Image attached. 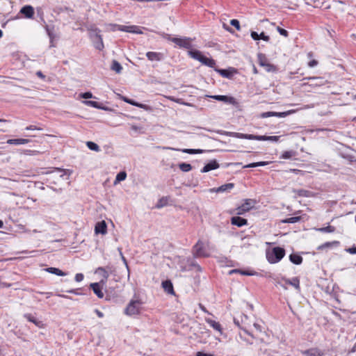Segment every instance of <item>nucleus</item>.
Segmentation results:
<instances>
[{"instance_id": "obj_1", "label": "nucleus", "mask_w": 356, "mask_h": 356, "mask_svg": "<svg viewBox=\"0 0 356 356\" xmlns=\"http://www.w3.org/2000/svg\"><path fill=\"white\" fill-rule=\"evenodd\" d=\"M285 250L281 247H274L266 251V259L270 264H276L285 256Z\"/></svg>"}, {"instance_id": "obj_2", "label": "nucleus", "mask_w": 356, "mask_h": 356, "mask_svg": "<svg viewBox=\"0 0 356 356\" xmlns=\"http://www.w3.org/2000/svg\"><path fill=\"white\" fill-rule=\"evenodd\" d=\"M100 32V29L97 27L89 29L90 38L92 40L95 47L101 51L104 48V44Z\"/></svg>"}, {"instance_id": "obj_3", "label": "nucleus", "mask_w": 356, "mask_h": 356, "mask_svg": "<svg viewBox=\"0 0 356 356\" xmlns=\"http://www.w3.org/2000/svg\"><path fill=\"white\" fill-rule=\"evenodd\" d=\"M143 302L140 300H131L124 309V314L127 316L139 314Z\"/></svg>"}, {"instance_id": "obj_4", "label": "nucleus", "mask_w": 356, "mask_h": 356, "mask_svg": "<svg viewBox=\"0 0 356 356\" xmlns=\"http://www.w3.org/2000/svg\"><path fill=\"white\" fill-rule=\"evenodd\" d=\"M255 201L252 199H246L243 204L238 207L235 209L229 211L231 214L243 215L247 211H249L253 207Z\"/></svg>"}, {"instance_id": "obj_5", "label": "nucleus", "mask_w": 356, "mask_h": 356, "mask_svg": "<svg viewBox=\"0 0 356 356\" xmlns=\"http://www.w3.org/2000/svg\"><path fill=\"white\" fill-rule=\"evenodd\" d=\"M165 38L180 47H184L187 49H190L192 47L191 38H172L170 35L166 34Z\"/></svg>"}, {"instance_id": "obj_6", "label": "nucleus", "mask_w": 356, "mask_h": 356, "mask_svg": "<svg viewBox=\"0 0 356 356\" xmlns=\"http://www.w3.org/2000/svg\"><path fill=\"white\" fill-rule=\"evenodd\" d=\"M193 254L195 258L207 257L209 256L205 250L204 243L200 240L193 247Z\"/></svg>"}, {"instance_id": "obj_7", "label": "nucleus", "mask_w": 356, "mask_h": 356, "mask_svg": "<svg viewBox=\"0 0 356 356\" xmlns=\"http://www.w3.org/2000/svg\"><path fill=\"white\" fill-rule=\"evenodd\" d=\"M105 284H106V280H101L99 282H95V283L90 284V287L92 289L94 293L99 298H102L104 297L102 287Z\"/></svg>"}, {"instance_id": "obj_8", "label": "nucleus", "mask_w": 356, "mask_h": 356, "mask_svg": "<svg viewBox=\"0 0 356 356\" xmlns=\"http://www.w3.org/2000/svg\"><path fill=\"white\" fill-rule=\"evenodd\" d=\"M118 31L127 32V33H136V34H143V31H141L140 28L136 25H131V26H125V25H120V26H116Z\"/></svg>"}, {"instance_id": "obj_9", "label": "nucleus", "mask_w": 356, "mask_h": 356, "mask_svg": "<svg viewBox=\"0 0 356 356\" xmlns=\"http://www.w3.org/2000/svg\"><path fill=\"white\" fill-rule=\"evenodd\" d=\"M291 111H288L285 112H275V111H268L261 113L260 117L261 118H266L269 117H278V118H285L288 116L290 113H291Z\"/></svg>"}, {"instance_id": "obj_10", "label": "nucleus", "mask_w": 356, "mask_h": 356, "mask_svg": "<svg viewBox=\"0 0 356 356\" xmlns=\"http://www.w3.org/2000/svg\"><path fill=\"white\" fill-rule=\"evenodd\" d=\"M303 80L310 81V83L309 84V86H323L326 82V81L323 77L320 76H308L304 78Z\"/></svg>"}, {"instance_id": "obj_11", "label": "nucleus", "mask_w": 356, "mask_h": 356, "mask_svg": "<svg viewBox=\"0 0 356 356\" xmlns=\"http://www.w3.org/2000/svg\"><path fill=\"white\" fill-rule=\"evenodd\" d=\"M163 149L187 153V154H201L204 152V150L200 149H179V148H174V147H163Z\"/></svg>"}, {"instance_id": "obj_12", "label": "nucleus", "mask_w": 356, "mask_h": 356, "mask_svg": "<svg viewBox=\"0 0 356 356\" xmlns=\"http://www.w3.org/2000/svg\"><path fill=\"white\" fill-rule=\"evenodd\" d=\"M227 135L229 136H232V137L237 138L257 140V135L242 134V133H237V132H228Z\"/></svg>"}, {"instance_id": "obj_13", "label": "nucleus", "mask_w": 356, "mask_h": 356, "mask_svg": "<svg viewBox=\"0 0 356 356\" xmlns=\"http://www.w3.org/2000/svg\"><path fill=\"white\" fill-rule=\"evenodd\" d=\"M215 70L222 77L227 79H231L233 75L236 73V70L234 67H229L228 69H215Z\"/></svg>"}, {"instance_id": "obj_14", "label": "nucleus", "mask_w": 356, "mask_h": 356, "mask_svg": "<svg viewBox=\"0 0 356 356\" xmlns=\"http://www.w3.org/2000/svg\"><path fill=\"white\" fill-rule=\"evenodd\" d=\"M211 97L213 99L223 102L227 104L234 105L236 102L234 97L227 95H212Z\"/></svg>"}, {"instance_id": "obj_15", "label": "nucleus", "mask_w": 356, "mask_h": 356, "mask_svg": "<svg viewBox=\"0 0 356 356\" xmlns=\"http://www.w3.org/2000/svg\"><path fill=\"white\" fill-rule=\"evenodd\" d=\"M112 268L108 266L106 267H99L96 270V273L101 274V275L103 277L102 280H106V282L107 281L110 274L112 273Z\"/></svg>"}, {"instance_id": "obj_16", "label": "nucleus", "mask_w": 356, "mask_h": 356, "mask_svg": "<svg viewBox=\"0 0 356 356\" xmlns=\"http://www.w3.org/2000/svg\"><path fill=\"white\" fill-rule=\"evenodd\" d=\"M219 163L216 161V160H211L208 163H207L202 169L201 172L205 173L208 172L212 170H216L219 168Z\"/></svg>"}, {"instance_id": "obj_17", "label": "nucleus", "mask_w": 356, "mask_h": 356, "mask_svg": "<svg viewBox=\"0 0 356 356\" xmlns=\"http://www.w3.org/2000/svg\"><path fill=\"white\" fill-rule=\"evenodd\" d=\"M231 224L238 227H241L248 225V220L240 216H233L231 218Z\"/></svg>"}, {"instance_id": "obj_18", "label": "nucleus", "mask_w": 356, "mask_h": 356, "mask_svg": "<svg viewBox=\"0 0 356 356\" xmlns=\"http://www.w3.org/2000/svg\"><path fill=\"white\" fill-rule=\"evenodd\" d=\"M95 234H105L107 232V225L104 220L98 222L95 227Z\"/></svg>"}, {"instance_id": "obj_19", "label": "nucleus", "mask_w": 356, "mask_h": 356, "mask_svg": "<svg viewBox=\"0 0 356 356\" xmlns=\"http://www.w3.org/2000/svg\"><path fill=\"white\" fill-rule=\"evenodd\" d=\"M146 56L150 61H160L163 59V54L160 52L148 51Z\"/></svg>"}, {"instance_id": "obj_20", "label": "nucleus", "mask_w": 356, "mask_h": 356, "mask_svg": "<svg viewBox=\"0 0 356 356\" xmlns=\"http://www.w3.org/2000/svg\"><path fill=\"white\" fill-rule=\"evenodd\" d=\"M161 285L166 293L169 294H175L173 285L170 280L163 281Z\"/></svg>"}, {"instance_id": "obj_21", "label": "nucleus", "mask_w": 356, "mask_h": 356, "mask_svg": "<svg viewBox=\"0 0 356 356\" xmlns=\"http://www.w3.org/2000/svg\"><path fill=\"white\" fill-rule=\"evenodd\" d=\"M20 13L27 18H32L34 15V10L31 6H24L22 8Z\"/></svg>"}, {"instance_id": "obj_22", "label": "nucleus", "mask_w": 356, "mask_h": 356, "mask_svg": "<svg viewBox=\"0 0 356 356\" xmlns=\"http://www.w3.org/2000/svg\"><path fill=\"white\" fill-rule=\"evenodd\" d=\"M250 35L254 40H263L266 42H268L270 40V37L268 35H266L264 32H261L259 34L255 31H252Z\"/></svg>"}, {"instance_id": "obj_23", "label": "nucleus", "mask_w": 356, "mask_h": 356, "mask_svg": "<svg viewBox=\"0 0 356 356\" xmlns=\"http://www.w3.org/2000/svg\"><path fill=\"white\" fill-rule=\"evenodd\" d=\"M282 280L284 281L286 284L293 286L296 289H300V280L298 277H294L291 280L283 277Z\"/></svg>"}, {"instance_id": "obj_24", "label": "nucleus", "mask_w": 356, "mask_h": 356, "mask_svg": "<svg viewBox=\"0 0 356 356\" xmlns=\"http://www.w3.org/2000/svg\"><path fill=\"white\" fill-rule=\"evenodd\" d=\"M31 140L29 139H25V138H15V139H8L7 140V143L9 145H25L30 142Z\"/></svg>"}, {"instance_id": "obj_25", "label": "nucleus", "mask_w": 356, "mask_h": 356, "mask_svg": "<svg viewBox=\"0 0 356 356\" xmlns=\"http://www.w3.org/2000/svg\"><path fill=\"white\" fill-rule=\"evenodd\" d=\"M205 321L215 330L219 332L220 334L222 333L221 325L218 322H216L211 318H206Z\"/></svg>"}, {"instance_id": "obj_26", "label": "nucleus", "mask_w": 356, "mask_h": 356, "mask_svg": "<svg viewBox=\"0 0 356 356\" xmlns=\"http://www.w3.org/2000/svg\"><path fill=\"white\" fill-rule=\"evenodd\" d=\"M188 55L191 58H193L200 62H201L202 57L204 56V55L202 54V52L197 49H191V50L188 51Z\"/></svg>"}, {"instance_id": "obj_27", "label": "nucleus", "mask_w": 356, "mask_h": 356, "mask_svg": "<svg viewBox=\"0 0 356 356\" xmlns=\"http://www.w3.org/2000/svg\"><path fill=\"white\" fill-rule=\"evenodd\" d=\"M302 354L306 356H323V353L320 350L317 348H310L309 350H304Z\"/></svg>"}, {"instance_id": "obj_28", "label": "nucleus", "mask_w": 356, "mask_h": 356, "mask_svg": "<svg viewBox=\"0 0 356 356\" xmlns=\"http://www.w3.org/2000/svg\"><path fill=\"white\" fill-rule=\"evenodd\" d=\"M289 260L296 265H300L302 263L303 259L300 255L293 253L289 255Z\"/></svg>"}, {"instance_id": "obj_29", "label": "nucleus", "mask_w": 356, "mask_h": 356, "mask_svg": "<svg viewBox=\"0 0 356 356\" xmlns=\"http://www.w3.org/2000/svg\"><path fill=\"white\" fill-rule=\"evenodd\" d=\"M233 273H239L242 275L252 276V275H254L257 273L255 271H249V270H241V269H232L229 271V274H233Z\"/></svg>"}, {"instance_id": "obj_30", "label": "nucleus", "mask_w": 356, "mask_h": 356, "mask_svg": "<svg viewBox=\"0 0 356 356\" xmlns=\"http://www.w3.org/2000/svg\"><path fill=\"white\" fill-rule=\"evenodd\" d=\"M24 318L29 321V322H31L34 323L35 325H37L39 327H41L42 325V321H38L32 314H25L24 315Z\"/></svg>"}, {"instance_id": "obj_31", "label": "nucleus", "mask_w": 356, "mask_h": 356, "mask_svg": "<svg viewBox=\"0 0 356 356\" xmlns=\"http://www.w3.org/2000/svg\"><path fill=\"white\" fill-rule=\"evenodd\" d=\"M234 187V184L233 183H227L218 187L217 191L219 193L229 192Z\"/></svg>"}, {"instance_id": "obj_32", "label": "nucleus", "mask_w": 356, "mask_h": 356, "mask_svg": "<svg viewBox=\"0 0 356 356\" xmlns=\"http://www.w3.org/2000/svg\"><path fill=\"white\" fill-rule=\"evenodd\" d=\"M280 136H259L257 135V140H261V141H271V142H277L280 139Z\"/></svg>"}, {"instance_id": "obj_33", "label": "nucleus", "mask_w": 356, "mask_h": 356, "mask_svg": "<svg viewBox=\"0 0 356 356\" xmlns=\"http://www.w3.org/2000/svg\"><path fill=\"white\" fill-rule=\"evenodd\" d=\"M46 270L51 274H54L58 276H65L67 275V273L62 271L59 268L55 267H49L46 268Z\"/></svg>"}, {"instance_id": "obj_34", "label": "nucleus", "mask_w": 356, "mask_h": 356, "mask_svg": "<svg viewBox=\"0 0 356 356\" xmlns=\"http://www.w3.org/2000/svg\"><path fill=\"white\" fill-rule=\"evenodd\" d=\"M84 103L86 105H88L89 106H91V107H93V108H95L102 109V110H104V111H107L108 110L107 108L102 106L100 103H99L97 102H95V101L86 100V101L84 102Z\"/></svg>"}, {"instance_id": "obj_35", "label": "nucleus", "mask_w": 356, "mask_h": 356, "mask_svg": "<svg viewBox=\"0 0 356 356\" xmlns=\"http://www.w3.org/2000/svg\"><path fill=\"white\" fill-rule=\"evenodd\" d=\"M200 63L210 67H213L216 65V61L213 58H208L205 56L202 57V59Z\"/></svg>"}, {"instance_id": "obj_36", "label": "nucleus", "mask_w": 356, "mask_h": 356, "mask_svg": "<svg viewBox=\"0 0 356 356\" xmlns=\"http://www.w3.org/2000/svg\"><path fill=\"white\" fill-rule=\"evenodd\" d=\"M339 245V242L337 241H332V242H325L323 244L319 245L317 248V250H323L325 248H332L333 246H337Z\"/></svg>"}, {"instance_id": "obj_37", "label": "nucleus", "mask_w": 356, "mask_h": 356, "mask_svg": "<svg viewBox=\"0 0 356 356\" xmlns=\"http://www.w3.org/2000/svg\"><path fill=\"white\" fill-rule=\"evenodd\" d=\"M111 69L119 74L122 72V67L118 61L113 60L111 65Z\"/></svg>"}, {"instance_id": "obj_38", "label": "nucleus", "mask_w": 356, "mask_h": 356, "mask_svg": "<svg viewBox=\"0 0 356 356\" xmlns=\"http://www.w3.org/2000/svg\"><path fill=\"white\" fill-rule=\"evenodd\" d=\"M301 216H293L281 220L282 223H296L301 220Z\"/></svg>"}, {"instance_id": "obj_39", "label": "nucleus", "mask_w": 356, "mask_h": 356, "mask_svg": "<svg viewBox=\"0 0 356 356\" xmlns=\"http://www.w3.org/2000/svg\"><path fill=\"white\" fill-rule=\"evenodd\" d=\"M127 178V173L125 171H121L119 173L117 174L115 179L114 181V184H116L117 183H119L122 181L125 180Z\"/></svg>"}, {"instance_id": "obj_40", "label": "nucleus", "mask_w": 356, "mask_h": 356, "mask_svg": "<svg viewBox=\"0 0 356 356\" xmlns=\"http://www.w3.org/2000/svg\"><path fill=\"white\" fill-rule=\"evenodd\" d=\"M258 63L261 66H264L266 63H268V59L265 54L262 53H259L257 54Z\"/></svg>"}, {"instance_id": "obj_41", "label": "nucleus", "mask_w": 356, "mask_h": 356, "mask_svg": "<svg viewBox=\"0 0 356 356\" xmlns=\"http://www.w3.org/2000/svg\"><path fill=\"white\" fill-rule=\"evenodd\" d=\"M179 169L184 172H189L192 170V165L186 163H181L179 164Z\"/></svg>"}, {"instance_id": "obj_42", "label": "nucleus", "mask_w": 356, "mask_h": 356, "mask_svg": "<svg viewBox=\"0 0 356 356\" xmlns=\"http://www.w3.org/2000/svg\"><path fill=\"white\" fill-rule=\"evenodd\" d=\"M86 145L90 150H92V151H95L97 152L100 151V148H99V145L94 142L88 141L86 143Z\"/></svg>"}, {"instance_id": "obj_43", "label": "nucleus", "mask_w": 356, "mask_h": 356, "mask_svg": "<svg viewBox=\"0 0 356 356\" xmlns=\"http://www.w3.org/2000/svg\"><path fill=\"white\" fill-rule=\"evenodd\" d=\"M335 227L334 226L328 225L327 227H321L317 229V230L320 232L323 233H332L335 231Z\"/></svg>"}, {"instance_id": "obj_44", "label": "nucleus", "mask_w": 356, "mask_h": 356, "mask_svg": "<svg viewBox=\"0 0 356 356\" xmlns=\"http://www.w3.org/2000/svg\"><path fill=\"white\" fill-rule=\"evenodd\" d=\"M263 67L268 72H276L277 71V67L269 62L266 63Z\"/></svg>"}, {"instance_id": "obj_45", "label": "nucleus", "mask_w": 356, "mask_h": 356, "mask_svg": "<svg viewBox=\"0 0 356 356\" xmlns=\"http://www.w3.org/2000/svg\"><path fill=\"white\" fill-rule=\"evenodd\" d=\"M296 155V152L293 150L285 151L282 153L280 158L284 159H289Z\"/></svg>"}, {"instance_id": "obj_46", "label": "nucleus", "mask_w": 356, "mask_h": 356, "mask_svg": "<svg viewBox=\"0 0 356 356\" xmlns=\"http://www.w3.org/2000/svg\"><path fill=\"white\" fill-rule=\"evenodd\" d=\"M268 162L266 161H259V162H255V163H251L250 164H248L244 166V168H255V167H259V166H265L266 165H268Z\"/></svg>"}, {"instance_id": "obj_47", "label": "nucleus", "mask_w": 356, "mask_h": 356, "mask_svg": "<svg viewBox=\"0 0 356 356\" xmlns=\"http://www.w3.org/2000/svg\"><path fill=\"white\" fill-rule=\"evenodd\" d=\"M167 204H168L167 197H163L159 200L158 203L156 204V207L159 209V208L166 206Z\"/></svg>"}, {"instance_id": "obj_48", "label": "nucleus", "mask_w": 356, "mask_h": 356, "mask_svg": "<svg viewBox=\"0 0 356 356\" xmlns=\"http://www.w3.org/2000/svg\"><path fill=\"white\" fill-rule=\"evenodd\" d=\"M189 266L191 267V268H194L197 270V271H199V272H201L202 271V268L201 266L195 261L192 260L190 261V264H189Z\"/></svg>"}, {"instance_id": "obj_49", "label": "nucleus", "mask_w": 356, "mask_h": 356, "mask_svg": "<svg viewBox=\"0 0 356 356\" xmlns=\"http://www.w3.org/2000/svg\"><path fill=\"white\" fill-rule=\"evenodd\" d=\"M230 24L234 26L238 31L241 30L240 22L238 19H233L230 21Z\"/></svg>"}, {"instance_id": "obj_50", "label": "nucleus", "mask_w": 356, "mask_h": 356, "mask_svg": "<svg viewBox=\"0 0 356 356\" xmlns=\"http://www.w3.org/2000/svg\"><path fill=\"white\" fill-rule=\"evenodd\" d=\"M277 31L279 33L284 37H287L289 35V33L286 29H284L280 26L277 27Z\"/></svg>"}, {"instance_id": "obj_51", "label": "nucleus", "mask_w": 356, "mask_h": 356, "mask_svg": "<svg viewBox=\"0 0 356 356\" xmlns=\"http://www.w3.org/2000/svg\"><path fill=\"white\" fill-rule=\"evenodd\" d=\"M80 97L81 98H83V99H90V98L93 97L92 94L90 92H86L81 93L80 95Z\"/></svg>"}, {"instance_id": "obj_52", "label": "nucleus", "mask_w": 356, "mask_h": 356, "mask_svg": "<svg viewBox=\"0 0 356 356\" xmlns=\"http://www.w3.org/2000/svg\"><path fill=\"white\" fill-rule=\"evenodd\" d=\"M297 193L299 196L308 197L309 191L304 189H300L297 191Z\"/></svg>"}, {"instance_id": "obj_53", "label": "nucleus", "mask_w": 356, "mask_h": 356, "mask_svg": "<svg viewBox=\"0 0 356 356\" xmlns=\"http://www.w3.org/2000/svg\"><path fill=\"white\" fill-rule=\"evenodd\" d=\"M136 107H138V108H143L144 110H146V111H150L151 110V107L147 104H142V103H139L138 102V104L136 105Z\"/></svg>"}, {"instance_id": "obj_54", "label": "nucleus", "mask_w": 356, "mask_h": 356, "mask_svg": "<svg viewBox=\"0 0 356 356\" xmlns=\"http://www.w3.org/2000/svg\"><path fill=\"white\" fill-rule=\"evenodd\" d=\"M84 278V275L82 273H76L75 275V281L76 282H81Z\"/></svg>"}, {"instance_id": "obj_55", "label": "nucleus", "mask_w": 356, "mask_h": 356, "mask_svg": "<svg viewBox=\"0 0 356 356\" xmlns=\"http://www.w3.org/2000/svg\"><path fill=\"white\" fill-rule=\"evenodd\" d=\"M54 171H57L59 172H62V174L60 175V177H63L64 175L67 174V170L59 168H55Z\"/></svg>"}, {"instance_id": "obj_56", "label": "nucleus", "mask_w": 356, "mask_h": 356, "mask_svg": "<svg viewBox=\"0 0 356 356\" xmlns=\"http://www.w3.org/2000/svg\"><path fill=\"white\" fill-rule=\"evenodd\" d=\"M26 130H42V128L35 125H29L25 128Z\"/></svg>"}, {"instance_id": "obj_57", "label": "nucleus", "mask_w": 356, "mask_h": 356, "mask_svg": "<svg viewBox=\"0 0 356 356\" xmlns=\"http://www.w3.org/2000/svg\"><path fill=\"white\" fill-rule=\"evenodd\" d=\"M346 251L352 254H356V247L353 246L351 248L346 249Z\"/></svg>"}, {"instance_id": "obj_58", "label": "nucleus", "mask_w": 356, "mask_h": 356, "mask_svg": "<svg viewBox=\"0 0 356 356\" xmlns=\"http://www.w3.org/2000/svg\"><path fill=\"white\" fill-rule=\"evenodd\" d=\"M318 65V61L316 60H312L308 63V66L309 67H314Z\"/></svg>"}, {"instance_id": "obj_59", "label": "nucleus", "mask_w": 356, "mask_h": 356, "mask_svg": "<svg viewBox=\"0 0 356 356\" xmlns=\"http://www.w3.org/2000/svg\"><path fill=\"white\" fill-rule=\"evenodd\" d=\"M196 356H214V355L213 354L199 351L196 353Z\"/></svg>"}, {"instance_id": "obj_60", "label": "nucleus", "mask_w": 356, "mask_h": 356, "mask_svg": "<svg viewBox=\"0 0 356 356\" xmlns=\"http://www.w3.org/2000/svg\"><path fill=\"white\" fill-rule=\"evenodd\" d=\"M222 27L228 32L231 33H234V31L233 29L229 26L228 25H227L226 24H223L222 25Z\"/></svg>"}, {"instance_id": "obj_61", "label": "nucleus", "mask_w": 356, "mask_h": 356, "mask_svg": "<svg viewBox=\"0 0 356 356\" xmlns=\"http://www.w3.org/2000/svg\"><path fill=\"white\" fill-rule=\"evenodd\" d=\"M234 323L235 325H236L241 329L245 330V327L240 324L239 321L236 318H234Z\"/></svg>"}, {"instance_id": "obj_62", "label": "nucleus", "mask_w": 356, "mask_h": 356, "mask_svg": "<svg viewBox=\"0 0 356 356\" xmlns=\"http://www.w3.org/2000/svg\"><path fill=\"white\" fill-rule=\"evenodd\" d=\"M95 314L97 315V316L99 318L104 317V314L101 311H99V309H95Z\"/></svg>"}, {"instance_id": "obj_63", "label": "nucleus", "mask_w": 356, "mask_h": 356, "mask_svg": "<svg viewBox=\"0 0 356 356\" xmlns=\"http://www.w3.org/2000/svg\"><path fill=\"white\" fill-rule=\"evenodd\" d=\"M47 33H48V35H49V39H50V42H52V41L54 39V34L49 30L47 29Z\"/></svg>"}, {"instance_id": "obj_64", "label": "nucleus", "mask_w": 356, "mask_h": 356, "mask_svg": "<svg viewBox=\"0 0 356 356\" xmlns=\"http://www.w3.org/2000/svg\"><path fill=\"white\" fill-rule=\"evenodd\" d=\"M36 75L42 79H44V78H45V76L43 74V73L41 71H38L36 72Z\"/></svg>"}]
</instances>
